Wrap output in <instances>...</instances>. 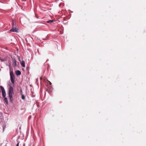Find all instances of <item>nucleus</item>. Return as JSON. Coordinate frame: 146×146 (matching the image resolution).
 Returning a JSON list of instances; mask_svg holds the SVG:
<instances>
[{"mask_svg": "<svg viewBox=\"0 0 146 146\" xmlns=\"http://www.w3.org/2000/svg\"><path fill=\"white\" fill-rule=\"evenodd\" d=\"M15 73H16V75L17 76L21 74V72L19 70H17L16 71Z\"/></svg>", "mask_w": 146, "mask_h": 146, "instance_id": "39448f33", "label": "nucleus"}, {"mask_svg": "<svg viewBox=\"0 0 146 146\" xmlns=\"http://www.w3.org/2000/svg\"><path fill=\"white\" fill-rule=\"evenodd\" d=\"M1 90H2V92H5V90H4V89L3 87V86H1Z\"/></svg>", "mask_w": 146, "mask_h": 146, "instance_id": "1a4fd4ad", "label": "nucleus"}, {"mask_svg": "<svg viewBox=\"0 0 146 146\" xmlns=\"http://www.w3.org/2000/svg\"><path fill=\"white\" fill-rule=\"evenodd\" d=\"M48 81L49 83V84H50V85H51V84H52L51 83L50 81Z\"/></svg>", "mask_w": 146, "mask_h": 146, "instance_id": "ddd939ff", "label": "nucleus"}, {"mask_svg": "<svg viewBox=\"0 0 146 146\" xmlns=\"http://www.w3.org/2000/svg\"><path fill=\"white\" fill-rule=\"evenodd\" d=\"M1 90H2V92H5V90H4V89L3 87V86H1Z\"/></svg>", "mask_w": 146, "mask_h": 146, "instance_id": "6e6552de", "label": "nucleus"}, {"mask_svg": "<svg viewBox=\"0 0 146 146\" xmlns=\"http://www.w3.org/2000/svg\"><path fill=\"white\" fill-rule=\"evenodd\" d=\"M21 66L24 67H25V61L23 60L21 62Z\"/></svg>", "mask_w": 146, "mask_h": 146, "instance_id": "20e7f679", "label": "nucleus"}, {"mask_svg": "<svg viewBox=\"0 0 146 146\" xmlns=\"http://www.w3.org/2000/svg\"><path fill=\"white\" fill-rule=\"evenodd\" d=\"M23 1H25L26 0H22Z\"/></svg>", "mask_w": 146, "mask_h": 146, "instance_id": "2eb2a0df", "label": "nucleus"}, {"mask_svg": "<svg viewBox=\"0 0 146 146\" xmlns=\"http://www.w3.org/2000/svg\"><path fill=\"white\" fill-rule=\"evenodd\" d=\"M2 95H3V98L5 97V96H6L5 92H2Z\"/></svg>", "mask_w": 146, "mask_h": 146, "instance_id": "423d86ee", "label": "nucleus"}, {"mask_svg": "<svg viewBox=\"0 0 146 146\" xmlns=\"http://www.w3.org/2000/svg\"><path fill=\"white\" fill-rule=\"evenodd\" d=\"M15 66L16 65V61L15 60Z\"/></svg>", "mask_w": 146, "mask_h": 146, "instance_id": "4468645a", "label": "nucleus"}, {"mask_svg": "<svg viewBox=\"0 0 146 146\" xmlns=\"http://www.w3.org/2000/svg\"><path fill=\"white\" fill-rule=\"evenodd\" d=\"M21 98L23 100H24L25 99V97L23 94H22L21 95Z\"/></svg>", "mask_w": 146, "mask_h": 146, "instance_id": "9d476101", "label": "nucleus"}, {"mask_svg": "<svg viewBox=\"0 0 146 146\" xmlns=\"http://www.w3.org/2000/svg\"><path fill=\"white\" fill-rule=\"evenodd\" d=\"M10 78H11V82L13 84H14L15 83V76L13 73V71H11L10 72Z\"/></svg>", "mask_w": 146, "mask_h": 146, "instance_id": "7ed1b4c3", "label": "nucleus"}, {"mask_svg": "<svg viewBox=\"0 0 146 146\" xmlns=\"http://www.w3.org/2000/svg\"><path fill=\"white\" fill-rule=\"evenodd\" d=\"M14 94L13 88L12 86H10L9 92V98L10 101L12 102L13 101V99L12 97L13 95Z\"/></svg>", "mask_w": 146, "mask_h": 146, "instance_id": "f03ea898", "label": "nucleus"}, {"mask_svg": "<svg viewBox=\"0 0 146 146\" xmlns=\"http://www.w3.org/2000/svg\"><path fill=\"white\" fill-rule=\"evenodd\" d=\"M12 28L10 30L8 31L7 32L9 33H10L11 32H14L17 33L18 32L19 29L17 28V26L16 24L14 23V22L13 21H12Z\"/></svg>", "mask_w": 146, "mask_h": 146, "instance_id": "f257e3e1", "label": "nucleus"}, {"mask_svg": "<svg viewBox=\"0 0 146 146\" xmlns=\"http://www.w3.org/2000/svg\"><path fill=\"white\" fill-rule=\"evenodd\" d=\"M4 98V101H5L6 103V104H8V100H7V98H6V97H5V98Z\"/></svg>", "mask_w": 146, "mask_h": 146, "instance_id": "0eeeda50", "label": "nucleus"}, {"mask_svg": "<svg viewBox=\"0 0 146 146\" xmlns=\"http://www.w3.org/2000/svg\"><path fill=\"white\" fill-rule=\"evenodd\" d=\"M53 20H49L48 21H47L46 22L47 23H52L53 22Z\"/></svg>", "mask_w": 146, "mask_h": 146, "instance_id": "9b49d317", "label": "nucleus"}, {"mask_svg": "<svg viewBox=\"0 0 146 146\" xmlns=\"http://www.w3.org/2000/svg\"><path fill=\"white\" fill-rule=\"evenodd\" d=\"M16 146H21V145H19V142L18 143H17Z\"/></svg>", "mask_w": 146, "mask_h": 146, "instance_id": "f8f14e48", "label": "nucleus"}]
</instances>
